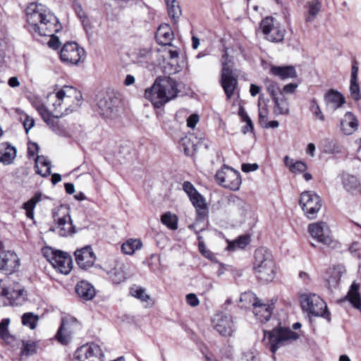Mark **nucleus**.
Instances as JSON below:
<instances>
[{
  "label": "nucleus",
  "mask_w": 361,
  "mask_h": 361,
  "mask_svg": "<svg viewBox=\"0 0 361 361\" xmlns=\"http://www.w3.org/2000/svg\"><path fill=\"white\" fill-rule=\"evenodd\" d=\"M25 13L27 31L33 36H49V47L59 49L60 42L54 34L61 30V25L50 9L41 3L32 2L27 5Z\"/></svg>",
  "instance_id": "obj_1"
},
{
  "label": "nucleus",
  "mask_w": 361,
  "mask_h": 361,
  "mask_svg": "<svg viewBox=\"0 0 361 361\" xmlns=\"http://www.w3.org/2000/svg\"><path fill=\"white\" fill-rule=\"evenodd\" d=\"M82 93L76 88L64 85L56 87L47 97L49 108L52 114L64 116L77 111L81 105Z\"/></svg>",
  "instance_id": "obj_2"
},
{
  "label": "nucleus",
  "mask_w": 361,
  "mask_h": 361,
  "mask_svg": "<svg viewBox=\"0 0 361 361\" xmlns=\"http://www.w3.org/2000/svg\"><path fill=\"white\" fill-rule=\"evenodd\" d=\"M176 81L170 78H157L152 87L147 88L144 97L151 102L155 108H161L177 97Z\"/></svg>",
  "instance_id": "obj_3"
},
{
  "label": "nucleus",
  "mask_w": 361,
  "mask_h": 361,
  "mask_svg": "<svg viewBox=\"0 0 361 361\" xmlns=\"http://www.w3.org/2000/svg\"><path fill=\"white\" fill-rule=\"evenodd\" d=\"M221 70L219 82L228 100L238 97V70L233 68V62L226 51L221 59Z\"/></svg>",
  "instance_id": "obj_4"
},
{
  "label": "nucleus",
  "mask_w": 361,
  "mask_h": 361,
  "mask_svg": "<svg viewBox=\"0 0 361 361\" xmlns=\"http://www.w3.org/2000/svg\"><path fill=\"white\" fill-rule=\"evenodd\" d=\"M253 269L257 277L264 282L271 281L276 276V264L271 252L264 247L256 250Z\"/></svg>",
  "instance_id": "obj_5"
},
{
  "label": "nucleus",
  "mask_w": 361,
  "mask_h": 361,
  "mask_svg": "<svg viewBox=\"0 0 361 361\" xmlns=\"http://www.w3.org/2000/svg\"><path fill=\"white\" fill-rule=\"evenodd\" d=\"M51 214L54 224L50 228L51 231L63 237L70 236L75 233L68 206L62 204L52 209Z\"/></svg>",
  "instance_id": "obj_6"
},
{
  "label": "nucleus",
  "mask_w": 361,
  "mask_h": 361,
  "mask_svg": "<svg viewBox=\"0 0 361 361\" xmlns=\"http://www.w3.org/2000/svg\"><path fill=\"white\" fill-rule=\"evenodd\" d=\"M27 297L24 287L18 283L8 282L2 284L0 280V298L4 306H19L23 305Z\"/></svg>",
  "instance_id": "obj_7"
},
{
  "label": "nucleus",
  "mask_w": 361,
  "mask_h": 361,
  "mask_svg": "<svg viewBox=\"0 0 361 361\" xmlns=\"http://www.w3.org/2000/svg\"><path fill=\"white\" fill-rule=\"evenodd\" d=\"M302 310L309 314L323 317L329 320V312L327 311L326 302L317 294L305 293L300 297Z\"/></svg>",
  "instance_id": "obj_8"
},
{
  "label": "nucleus",
  "mask_w": 361,
  "mask_h": 361,
  "mask_svg": "<svg viewBox=\"0 0 361 361\" xmlns=\"http://www.w3.org/2000/svg\"><path fill=\"white\" fill-rule=\"evenodd\" d=\"M264 338L269 341L270 350L273 353L281 346L288 345L298 340L300 335L289 329L279 328L272 331H264Z\"/></svg>",
  "instance_id": "obj_9"
},
{
  "label": "nucleus",
  "mask_w": 361,
  "mask_h": 361,
  "mask_svg": "<svg viewBox=\"0 0 361 361\" xmlns=\"http://www.w3.org/2000/svg\"><path fill=\"white\" fill-rule=\"evenodd\" d=\"M57 114H51L44 115V121L51 129V130L59 136L63 137H71L80 131V126L69 123L67 121H61Z\"/></svg>",
  "instance_id": "obj_10"
},
{
  "label": "nucleus",
  "mask_w": 361,
  "mask_h": 361,
  "mask_svg": "<svg viewBox=\"0 0 361 361\" xmlns=\"http://www.w3.org/2000/svg\"><path fill=\"white\" fill-rule=\"evenodd\" d=\"M43 253L57 271L63 274L70 273L72 269V258L67 252L51 248H46L44 250Z\"/></svg>",
  "instance_id": "obj_11"
},
{
  "label": "nucleus",
  "mask_w": 361,
  "mask_h": 361,
  "mask_svg": "<svg viewBox=\"0 0 361 361\" xmlns=\"http://www.w3.org/2000/svg\"><path fill=\"white\" fill-rule=\"evenodd\" d=\"M215 179L219 185L232 190H239L241 185L239 172L226 166L216 172Z\"/></svg>",
  "instance_id": "obj_12"
},
{
  "label": "nucleus",
  "mask_w": 361,
  "mask_h": 361,
  "mask_svg": "<svg viewBox=\"0 0 361 361\" xmlns=\"http://www.w3.org/2000/svg\"><path fill=\"white\" fill-rule=\"evenodd\" d=\"M183 190L187 194L191 203L197 211L198 220L204 219L207 214V206L204 197L188 181L183 183Z\"/></svg>",
  "instance_id": "obj_13"
},
{
  "label": "nucleus",
  "mask_w": 361,
  "mask_h": 361,
  "mask_svg": "<svg viewBox=\"0 0 361 361\" xmlns=\"http://www.w3.org/2000/svg\"><path fill=\"white\" fill-rule=\"evenodd\" d=\"M307 231L310 236L319 243L326 246H332L335 243L332 238L331 231L329 225L324 221H320L310 224L308 226Z\"/></svg>",
  "instance_id": "obj_14"
},
{
  "label": "nucleus",
  "mask_w": 361,
  "mask_h": 361,
  "mask_svg": "<svg viewBox=\"0 0 361 361\" xmlns=\"http://www.w3.org/2000/svg\"><path fill=\"white\" fill-rule=\"evenodd\" d=\"M85 56V50L75 42L66 43L60 51L61 61L68 65H77Z\"/></svg>",
  "instance_id": "obj_15"
},
{
  "label": "nucleus",
  "mask_w": 361,
  "mask_h": 361,
  "mask_svg": "<svg viewBox=\"0 0 361 361\" xmlns=\"http://www.w3.org/2000/svg\"><path fill=\"white\" fill-rule=\"evenodd\" d=\"M301 206L309 219H314L322 207L320 197L314 192L305 191L301 193L300 198Z\"/></svg>",
  "instance_id": "obj_16"
},
{
  "label": "nucleus",
  "mask_w": 361,
  "mask_h": 361,
  "mask_svg": "<svg viewBox=\"0 0 361 361\" xmlns=\"http://www.w3.org/2000/svg\"><path fill=\"white\" fill-rule=\"evenodd\" d=\"M104 353L99 345L87 343L77 349L73 361H104Z\"/></svg>",
  "instance_id": "obj_17"
},
{
  "label": "nucleus",
  "mask_w": 361,
  "mask_h": 361,
  "mask_svg": "<svg viewBox=\"0 0 361 361\" xmlns=\"http://www.w3.org/2000/svg\"><path fill=\"white\" fill-rule=\"evenodd\" d=\"M260 28L266 38L274 42H279L284 37L285 30L272 17H267L260 23Z\"/></svg>",
  "instance_id": "obj_18"
},
{
  "label": "nucleus",
  "mask_w": 361,
  "mask_h": 361,
  "mask_svg": "<svg viewBox=\"0 0 361 361\" xmlns=\"http://www.w3.org/2000/svg\"><path fill=\"white\" fill-rule=\"evenodd\" d=\"M119 103L118 97L114 94H107L97 103L98 113L106 119H114L118 116Z\"/></svg>",
  "instance_id": "obj_19"
},
{
  "label": "nucleus",
  "mask_w": 361,
  "mask_h": 361,
  "mask_svg": "<svg viewBox=\"0 0 361 361\" xmlns=\"http://www.w3.org/2000/svg\"><path fill=\"white\" fill-rule=\"evenodd\" d=\"M20 259L16 252L11 250L0 251V271L6 275L12 274L18 270Z\"/></svg>",
  "instance_id": "obj_20"
},
{
  "label": "nucleus",
  "mask_w": 361,
  "mask_h": 361,
  "mask_svg": "<svg viewBox=\"0 0 361 361\" xmlns=\"http://www.w3.org/2000/svg\"><path fill=\"white\" fill-rule=\"evenodd\" d=\"M212 322L214 329L223 336H231L235 330L231 317L223 313L215 314Z\"/></svg>",
  "instance_id": "obj_21"
},
{
  "label": "nucleus",
  "mask_w": 361,
  "mask_h": 361,
  "mask_svg": "<svg viewBox=\"0 0 361 361\" xmlns=\"http://www.w3.org/2000/svg\"><path fill=\"white\" fill-rule=\"evenodd\" d=\"M75 261L78 265L83 269L92 267L96 260V255L92 248L87 245L75 251Z\"/></svg>",
  "instance_id": "obj_22"
},
{
  "label": "nucleus",
  "mask_w": 361,
  "mask_h": 361,
  "mask_svg": "<svg viewBox=\"0 0 361 361\" xmlns=\"http://www.w3.org/2000/svg\"><path fill=\"white\" fill-rule=\"evenodd\" d=\"M76 326V320L73 319H63L56 335V340L63 345L68 344L71 339L72 334Z\"/></svg>",
  "instance_id": "obj_23"
},
{
  "label": "nucleus",
  "mask_w": 361,
  "mask_h": 361,
  "mask_svg": "<svg viewBox=\"0 0 361 361\" xmlns=\"http://www.w3.org/2000/svg\"><path fill=\"white\" fill-rule=\"evenodd\" d=\"M359 122L356 116L351 112L345 114L340 121V130L345 135H353L358 128Z\"/></svg>",
  "instance_id": "obj_24"
},
{
  "label": "nucleus",
  "mask_w": 361,
  "mask_h": 361,
  "mask_svg": "<svg viewBox=\"0 0 361 361\" xmlns=\"http://www.w3.org/2000/svg\"><path fill=\"white\" fill-rule=\"evenodd\" d=\"M274 310V304L264 303L259 300L253 308V312L258 320L261 322H267L272 314Z\"/></svg>",
  "instance_id": "obj_25"
},
{
  "label": "nucleus",
  "mask_w": 361,
  "mask_h": 361,
  "mask_svg": "<svg viewBox=\"0 0 361 361\" xmlns=\"http://www.w3.org/2000/svg\"><path fill=\"white\" fill-rule=\"evenodd\" d=\"M173 32L168 24L161 25L156 33V39L159 44L170 45L173 39Z\"/></svg>",
  "instance_id": "obj_26"
},
{
  "label": "nucleus",
  "mask_w": 361,
  "mask_h": 361,
  "mask_svg": "<svg viewBox=\"0 0 361 361\" xmlns=\"http://www.w3.org/2000/svg\"><path fill=\"white\" fill-rule=\"evenodd\" d=\"M269 72L271 75L279 77L281 80L294 78L297 76L295 68L290 66H271Z\"/></svg>",
  "instance_id": "obj_27"
},
{
  "label": "nucleus",
  "mask_w": 361,
  "mask_h": 361,
  "mask_svg": "<svg viewBox=\"0 0 361 361\" xmlns=\"http://www.w3.org/2000/svg\"><path fill=\"white\" fill-rule=\"evenodd\" d=\"M360 283L354 281L351 284L346 299L350 303L361 312V295L360 293Z\"/></svg>",
  "instance_id": "obj_28"
},
{
  "label": "nucleus",
  "mask_w": 361,
  "mask_h": 361,
  "mask_svg": "<svg viewBox=\"0 0 361 361\" xmlns=\"http://www.w3.org/2000/svg\"><path fill=\"white\" fill-rule=\"evenodd\" d=\"M322 7L319 0H307L305 6V18L307 22L313 21Z\"/></svg>",
  "instance_id": "obj_29"
},
{
  "label": "nucleus",
  "mask_w": 361,
  "mask_h": 361,
  "mask_svg": "<svg viewBox=\"0 0 361 361\" xmlns=\"http://www.w3.org/2000/svg\"><path fill=\"white\" fill-rule=\"evenodd\" d=\"M77 294L81 298L90 300H92L96 294L94 286L87 281H80L75 287Z\"/></svg>",
  "instance_id": "obj_30"
},
{
  "label": "nucleus",
  "mask_w": 361,
  "mask_h": 361,
  "mask_svg": "<svg viewBox=\"0 0 361 361\" xmlns=\"http://www.w3.org/2000/svg\"><path fill=\"white\" fill-rule=\"evenodd\" d=\"M48 197L40 192H36L35 195L27 202L23 204V209L26 212V216L30 219H34V209L36 204L43 200H47Z\"/></svg>",
  "instance_id": "obj_31"
},
{
  "label": "nucleus",
  "mask_w": 361,
  "mask_h": 361,
  "mask_svg": "<svg viewBox=\"0 0 361 361\" xmlns=\"http://www.w3.org/2000/svg\"><path fill=\"white\" fill-rule=\"evenodd\" d=\"M324 100L328 106L334 109L340 108L345 103L344 97L340 92L334 90H331L326 93Z\"/></svg>",
  "instance_id": "obj_32"
},
{
  "label": "nucleus",
  "mask_w": 361,
  "mask_h": 361,
  "mask_svg": "<svg viewBox=\"0 0 361 361\" xmlns=\"http://www.w3.org/2000/svg\"><path fill=\"white\" fill-rule=\"evenodd\" d=\"M283 163L292 173L296 175L302 173L307 169V166L304 161H295L287 155L283 158Z\"/></svg>",
  "instance_id": "obj_33"
},
{
  "label": "nucleus",
  "mask_w": 361,
  "mask_h": 361,
  "mask_svg": "<svg viewBox=\"0 0 361 361\" xmlns=\"http://www.w3.org/2000/svg\"><path fill=\"white\" fill-rule=\"evenodd\" d=\"M273 102L274 104L273 111L276 116L289 114V103L283 94L273 99Z\"/></svg>",
  "instance_id": "obj_34"
},
{
  "label": "nucleus",
  "mask_w": 361,
  "mask_h": 361,
  "mask_svg": "<svg viewBox=\"0 0 361 361\" xmlns=\"http://www.w3.org/2000/svg\"><path fill=\"white\" fill-rule=\"evenodd\" d=\"M342 182L348 192L353 194L361 192L360 185L356 177L345 174L342 177Z\"/></svg>",
  "instance_id": "obj_35"
},
{
  "label": "nucleus",
  "mask_w": 361,
  "mask_h": 361,
  "mask_svg": "<svg viewBox=\"0 0 361 361\" xmlns=\"http://www.w3.org/2000/svg\"><path fill=\"white\" fill-rule=\"evenodd\" d=\"M152 54V46H146L137 49L133 54V60L137 63L147 62Z\"/></svg>",
  "instance_id": "obj_36"
},
{
  "label": "nucleus",
  "mask_w": 361,
  "mask_h": 361,
  "mask_svg": "<svg viewBox=\"0 0 361 361\" xmlns=\"http://www.w3.org/2000/svg\"><path fill=\"white\" fill-rule=\"evenodd\" d=\"M142 247L141 240L137 238H130L123 243L121 245V250L123 254L132 255L137 250H140Z\"/></svg>",
  "instance_id": "obj_37"
},
{
  "label": "nucleus",
  "mask_w": 361,
  "mask_h": 361,
  "mask_svg": "<svg viewBox=\"0 0 361 361\" xmlns=\"http://www.w3.org/2000/svg\"><path fill=\"white\" fill-rule=\"evenodd\" d=\"M168 14L171 19L174 22L177 23L180 16H181V9L177 0H164Z\"/></svg>",
  "instance_id": "obj_38"
},
{
  "label": "nucleus",
  "mask_w": 361,
  "mask_h": 361,
  "mask_svg": "<svg viewBox=\"0 0 361 361\" xmlns=\"http://www.w3.org/2000/svg\"><path fill=\"white\" fill-rule=\"evenodd\" d=\"M37 173L42 176L46 177L51 174V164L44 157L37 156L35 159Z\"/></svg>",
  "instance_id": "obj_39"
},
{
  "label": "nucleus",
  "mask_w": 361,
  "mask_h": 361,
  "mask_svg": "<svg viewBox=\"0 0 361 361\" xmlns=\"http://www.w3.org/2000/svg\"><path fill=\"white\" fill-rule=\"evenodd\" d=\"M16 157V148L8 145L4 150L0 152V162L4 165H8L13 162Z\"/></svg>",
  "instance_id": "obj_40"
},
{
  "label": "nucleus",
  "mask_w": 361,
  "mask_h": 361,
  "mask_svg": "<svg viewBox=\"0 0 361 361\" xmlns=\"http://www.w3.org/2000/svg\"><path fill=\"white\" fill-rule=\"evenodd\" d=\"M161 222L168 228L175 231L178 228V218L171 212H167L161 215Z\"/></svg>",
  "instance_id": "obj_41"
},
{
  "label": "nucleus",
  "mask_w": 361,
  "mask_h": 361,
  "mask_svg": "<svg viewBox=\"0 0 361 361\" xmlns=\"http://www.w3.org/2000/svg\"><path fill=\"white\" fill-rule=\"evenodd\" d=\"M250 242V238L249 235L240 236L238 238L228 244V250L234 251L238 249H244Z\"/></svg>",
  "instance_id": "obj_42"
},
{
  "label": "nucleus",
  "mask_w": 361,
  "mask_h": 361,
  "mask_svg": "<svg viewBox=\"0 0 361 361\" xmlns=\"http://www.w3.org/2000/svg\"><path fill=\"white\" fill-rule=\"evenodd\" d=\"M231 207L235 209L241 216H245L246 214L245 202L237 196H231L229 199Z\"/></svg>",
  "instance_id": "obj_43"
},
{
  "label": "nucleus",
  "mask_w": 361,
  "mask_h": 361,
  "mask_svg": "<svg viewBox=\"0 0 361 361\" xmlns=\"http://www.w3.org/2000/svg\"><path fill=\"white\" fill-rule=\"evenodd\" d=\"M238 115L240 117L241 121L246 123V125L244 127H243V128H242L243 133L246 134L249 132L252 131V130H253L252 121L243 107H242V106L240 107L239 111H238Z\"/></svg>",
  "instance_id": "obj_44"
},
{
  "label": "nucleus",
  "mask_w": 361,
  "mask_h": 361,
  "mask_svg": "<svg viewBox=\"0 0 361 361\" xmlns=\"http://www.w3.org/2000/svg\"><path fill=\"white\" fill-rule=\"evenodd\" d=\"M22 324L29 327L30 329H35L37 326L39 317L32 312H26L21 317Z\"/></svg>",
  "instance_id": "obj_45"
},
{
  "label": "nucleus",
  "mask_w": 361,
  "mask_h": 361,
  "mask_svg": "<svg viewBox=\"0 0 361 361\" xmlns=\"http://www.w3.org/2000/svg\"><path fill=\"white\" fill-rule=\"evenodd\" d=\"M267 90L271 96L272 100L283 95V92L279 85V84L273 80H266Z\"/></svg>",
  "instance_id": "obj_46"
},
{
  "label": "nucleus",
  "mask_w": 361,
  "mask_h": 361,
  "mask_svg": "<svg viewBox=\"0 0 361 361\" xmlns=\"http://www.w3.org/2000/svg\"><path fill=\"white\" fill-rule=\"evenodd\" d=\"M130 293L132 296L139 299L142 302H149L151 301L150 296L146 293L145 290L141 287H133Z\"/></svg>",
  "instance_id": "obj_47"
},
{
  "label": "nucleus",
  "mask_w": 361,
  "mask_h": 361,
  "mask_svg": "<svg viewBox=\"0 0 361 361\" xmlns=\"http://www.w3.org/2000/svg\"><path fill=\"white\" fill-rule=\"evenodd\" d=\"M109 275L113 283H120L126 279L125 273L121 267H116L109 272Z\"/></svg>",
  "instance_id": "obj_48"
},
{
  "label": "nucleus",
  "mask_w": 361,
  "mask_h": 361,
  "mask_svg": "<svg viewBox=\"0 0 361 361\" xmlns=\"http://www.w3.org/2000/svg\"><path fill=\"white\" fill-rule=\"evenodd\" d=\"M37 351V343L34 341H24L21 350V355L29 356L33 355Z\"/></svg>",
  "instance_id": "obj_49"
},
{
  "label": "nucleus",
  "mask_w": 361,
  "mask_h": 361,
  "mask_svg": "<svg viewBox=\"0 0 361 361\" xmlns=\"http://www.w3.org/2000/svg\"><path fill=\"white\" fill-rule=\"evenodd\" d=\"M324 152L326 154H337L341 152L340 147L334 141L330 140H324Z\"/></svg>",
  "instance_id": "obj_50"
},
{
  "label": "nucleus",
  "mask_w": 361,
  "mask_h": 361,
  "mask_svg": "<svg viewBox=\"0 0 361 361\" xmlns=\"http://www.w3.org/2000/svg\"><path fill=\"white\" fill-rule=\"evenodd\" d=\"M310 110L314 117L321 121L325 120V116L320 109V107L314 99H312L310 102Z\"/></svg>",
  "instance_id": "obj_51"
},
{
  "label": "nucleus",
  "mask_w": 361,
  "mask_h": 361,
  "mask_svg": "<svg viewBox=\"0 0 361 361\" xmlns=\"http://www.w3.org/2000/svg\"><path fill=\"white\" fill-rule=\"evenodd\" d=\"M260 300H259L255 293L252 292H246L241 295L240 296V301L241 302H246L252 305L253 308L255 307V305L258 303V302Z\"/></svg>",
  "instance_id": "obj_52"
},
{
  "label": "nucleus",
  "mask_w": 361,
  "mask_h": 361,
  "mask_svg": "<svg viewBox=\"0 0 361 361\" xmlns=\"http://www.w3.org/2000/svg\"><path fill=\"white\" fill-rule=\"evenodd\" d=\"M32 105L35 106V108L37 110L40 116H42V119L44 120V115L46 114H51L52 112L51 109L49 108L47 109L39 99L34 100L32 102Z\"/></svg>",
  "instance_id": "obj_53"
},
{
  "label": "nucleus",
  "mask_w": 361,
  "mask_h": 361,
  "mask_svg": "<svg viewBox=\"0 0 361 361\" xmlns=\"http://www.w3.org/2000/svg\"><path fill=\"white\" fill-rule=\"evenodd\" d=\"M197 239H198L199 251L205 257L212 259L213 257V254L207 248L206 245L203 240V238L201 235H198Z\"/></svg>",
  "instance_id": "obj_54"
},
{
  "label": "nucleus",
  "mask_w": 361,
  "mask_h": 361,
  "mask_svg": "<svg viewBox=\"0 0 361 361\" xmlns=\"http://www.w3.org/2000/svg\"><path fill=\"white\" fill-rule=\"evenodd\" d=\"M269 110L267 105L259 104V123L262 126L268 121Z\"/></svg>",
  "instance_id": "obj_55"
},
{
  "label": "nucleus",
  "mask_w": 361,
  "mask_h": 361,
  "mask_svg": "<svg viewBox=\"0 0 361 361\" xmlns=\"http://www.w3.org/2000/svg\"><path fill=\"white\" fill-rule=\"evenodd\" d=\"M350 91L354 99L359 100L360 99V88L357 80L350 79Z\"/></svg>",
  "instance_id": "obj_56"
},
{
  "label": "nucleus",
  "mask_w": 361,
  "mask_h": 361,
  "mask_svg": "<svg viewBox=\"0 0 361 361\" xmlns=\"http://www.w3.org/2000/svg\"><path fill=\"white\" fill-rule=\"evenodd\" d=\"M169 58L171 60L176 59L179 56V50L175 47L171 46V44L170 45L166 46L164 50Z\"/></svg>",
  "instance_id": "obj_57"
},
{
  "label": "nucleus",
  "mask_w": 361,
  "mask_h": 361,
  "mask_svg": "<svg viewBox=\"0 0 361 361\" xmlns=\"http://www.w3.org/2000/svg\"><path fill=\"white\" fill-rule=\"evenodd\" d=\"M10 324V319H3L0 322V337L4 338L8 334V328Z\"/></svg>",
  "instance_id": "obj_58"
},
{
  "label": "nucleus",
  "mask_w": 361,
  "mask_h": 361,
  "mask_svg": "<svg viewBox=\"0 0 361 361\" xmlns=\"http://www.w3.org/2000/svg\"><path fill=\"white\" fill-rule=\"evenodd\" d=\"M334 275L329 279L328 282L329 286L332 287H336L339 283V281L341 277V274L340 271L336 269L334 270Z\"/></svg>",
  "instance_id": "obj_59"
},
{
  "label": "nucleus",
  "mask_w": 361,
  "mask_h": 361,
  "mask_svg": "<svg viewBox=\"0 0 361 361\" xmlns=\"http://www.w3.org/2000/svg\"><path fill=\"white\" fill-rule=\"evenodd\" d=\"M39 151V146L37 143L30 142L28 144L27 155L30 158H33Z\"/></svg>",
  "instance_id": "obj_60"
},
{
  "label": "nucleus",
  "mask_w": 361,
  "mask_h": 361,
  "mask_svg": "<svg viewBox=\"0 0 361 361\" xmlns=\"http://www.w3.org/2000/svg\"><path fill=\"white\" fill-rule=\"evenodd\" d=\"M200 117L197 114L190 115L187 119V126L190 128H194L196 124L199 122Z\"/></svg>",
  "instance_id": "obj_61"
},
{
  "label": "nucleus",
  "mask_w": 361,
  "mask_h": 361,
  "mask_svg": "<svg viewBox=\"0 0 361 361\" xmlns=\"http://www.w3.org/2000/svg\"><path fill=\"white\" fill-rule=\"evenodd\" d=\"M186 301L192 307H196L200 304V300L194 293H189L186 295Z\"/></svg>",
  "instance_id": "obj_62"
},
{
  "label": "nucleus",
  "mask_w": 361,
  "mask_h": 361,
  "mask_svg": "<svg viewBox=\"0 0 361 361\" xmlns=\"http://www.w3.org/2000/svg\"><path fill=\"white\" fill-rule=\"evenodd\" d=\"M298 87V85L295 84V83H289V84H287L286 85L283 90H281L283 94V93H287V94H292L293 93L295 90L297 89Z\"/></svg>",
  "instance_id": "obj_63"
},
{
  "label": "nucleus",
  "mask_w": 361,
  "mask_h": 361,
  "mask_svg": "<svg viewBox=\"0 0 361 361\" xmlns=\"http://www.w3.org/2000/svg\"><path fill=\"white\" fill-rule=\"evenodd\" d=\"M257 169L258 165L257 164H243L241 167L242 171L245 173L255 171Z\"/></svg>",
  "instance_id": "obj_64"
}]
</instances>
